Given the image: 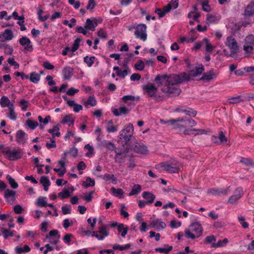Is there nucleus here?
Masks as SVG:
<instances>
[{
  "label": "nucleus",
  "instance_id": "19",
  "mask_svg": "<svg viewBox=\"0 0 254 254\" xmlns=\"http://www.w3.org/2000/svg\"><path fill=\"white\" fill-rule=\"evenodd\" d=\"M73 68L70 66H66L63 70V74L64 79L69 80L72 76Z\"/></svg>",
  "mask_w": 254,
  "mask_h": 254
},
{
  "label": "nucleus",
  "instance_id": "21",
  "mask_svg": "<svg viewBox=\"0 0 254 254\" xmlns=\"http://www.w3.org/2000/svg\"><path fill=\"white\" fill-rule=\"evenodd\" d=\"M116 155L115 156V161L117 162L121 163L124 162L125 158L126 157V154H124L122 152H119L118 150H115Z\"/></svg>",
  "mask_w": 254,
  "mask_h": 254
},
{
  "label": "nucleus",
  "instance_id": "43",
  "mask_svg": "<svg viewBox=\"0 0 254 254\" xmlns=\"http://www.w3.org/2000/svg\"><path fill=\"white\" fill-rule=\"evenodd\" d=\"M59 195L62 199H64L70 196V193L68 189L64 188L63 190L59 193Z\"/></svg>",
  "mask_w": 254,
  "mask_h": 254
},
{
  "label": "nucleus",
  "instance_id": "41",
  "mask_svg": "<svg viewBox=\"0 0 254 254\" xmlns=\"http://www.w3.org/2000/svg\"><path fill=\"white\" fill-rule=\"evenodd\" d=\"M1 231L4 234L3 237L5 239H7L9 236L13 237L14 236L13 231H10L9 229L1 228Z\"/></svg>",
  "mask_w": 254,
  "mask_h": 254
},
{
  "label": "nucleus",
  "instance_id": "15",
  "mask_svg": "<svg viewBox=\"0 0 254 254\" xmlns=\"http://www.w3.org/2000/svg\"><path fill=\"white\" fill-rule=\"evenodd\" d=\"M27 134L22 130H18L16 133V140L19 144H24L26 142Z\"/></svg>",
  "mask_w": 254,
  "mask_h": 254
},
{
  "label": "nucleus",
  "instance_id": "56",
  "mask_svg": "<svg viewBox=\"0 0 254 254\" xmlns=\"http://www.w3.org/2000/svg\"><path fill=\"white\" fill-rule=\"evenodd\" d=\"M183 112L186 113V114L190 117H194L196 114V111L193 110L192 109H189V110H184Z\"/></svg>",
  "mask_w": 254,
  "mask_h": 254
},
{
  "label": "nucleus",
  "instance_id": "27",
  "mask_svg": "<svg viewBox=\"0 0 254 254\" xmlns=\"http://www.w3.org/2000/svg\"><path fill=\"white\" fill-rule=\"evenodd\" d=\"M29 79L31 82L37 83L40 79V74H38L36 72H32Z\"/></svg>",
  "mask_w": 254,
  "mask_h": 254
},
{
  "label": "nucleus",
  "instance_id": "47",
  "mask_svg": "<svg viewBox=\"0 0 254 254\" xmlns=\"http://www.w3.org/2000/svg\"><path fill=\"white\" fill-rule=\"evenodd\" d=\"M26 124L32 130L34 129L39 125L37 122L30 120H28L26 121Z\"/></svg>",
  "mask_w": 254,
  "mask_h": 254
},
{
  "label": "nucleus",
  "instance_id": "51",
  "mask_svg": "<svg viewBox=\"0 0 254 254\" xmlns=\"http://www.w3.org/2000/svg\"><path fill=\"white\" fill-rule=\"evenodd\" d=\"M240 162L244 164L247 166H253L254 165V163L252 160L247 158H242L240 160Z\"/></svg>",
  "mask_w": 254,
  "mask_h": 254
},
{
  "label": "nucleus",
  "instance_id": "26",
  "mask_svg": "<svg viewBox=\"0 0 254 254\" xmlns=\"http://www.w3.org/2000/svg\"><path fill=\"white\" fill-rule=\"evenodd\" d=\"M8 110L9 111V113L7 115V117L12 120H16L17 119V116L14 112L13 103H11V105L8 107Z\"/></svg>",
  "mask_w": 254,
  "mask_h": 254
},
{
  "label": "nucleus",
  "instance_id": "57",
  "mask_svg": "<svg viewBox=\"0 0 254 254\" xmlns=\"http://www.w3.org/2000/svg\"><path fill=\"white\" fill-rule=\"evenodd\" d=\"M70 205H65L62 207V212L64 215L70 214L71 210L70 209Z\"/></svg>",
  "mask_w": 254,
  "mask_h": 254
},
{
  "label": "nucleus",
  "instance_id": "25",
  "mask_svg": "<svg viewBox=\"0 0 254 254\" xmlns=\"http://www.w3.org/2000/svg\"><path fill=\"white\" fill-rule=\"evenodd\" d=\"M107 226L106 225H104L103 224H101L99 226V230L98 231V233H99L100 234L102 235V236H104V237H107L109 236V232L107 231Z\"/></svg>",
  "mask_w": 254,
  "mask_h": 254
},
{
  "label": "nucleus",
  "instance_id": "14",
  "mask_svg": "<svg viewBox=\"0 0 254 254\" xmlns=\"http://www.w3.org/2000/svg\"><path fill=\"white\" fill-rule=\"evenodd\" d=\"M97 26V20L94 18L93 20H91L90 18L86 19L85 23L84 24V28L87 30H90L92 31L95 30V28Z\"/></svg>",
  "mask_w": 254,
  "mask_h": 254
},
{
  "label": "nucleus",
  "instance_id": "34",
  "mask_svg": "<svg viewBox=\"0 0 254 254\" xmlns=\"http://www.w3.org/2000/svg\"><path fill=\"white\" fill-rule=\"evenodd\" d=\"M6 179L8 181L9 184L10 185V187L12 189H15L18 188V184L15 181V180L13 179L9 175H6Z\"/></svg>",
  "mask_w": 254,
  "mask_h": 254
},
{
  "label": "nucleus",
  "instance_id": "28",
  "mask_svg": "<svg viewBox=\"0 0 254 254\" xmlns=\"http://www.w3.org/2000/svg\"><path fill=\"white\" fill-rule=\"evenodd\" d=\"M11 103H10L8 97L4 96H2L0 100V104L3 108L5 107H7L8 108L10 107V105H11Z\"/></svg>",
  "mask_w": 254,
  "mask_h": 254
},
{
  "label": "nucleus",
  "instance_id": "20",
  "mask_svg": "<svg viewBox=\"0 0 254 254\" xmlns=\"http://www.w3.org/2000/svg\"><path fill=\"white\" fill-rule=\"evenodd\" d=\"M101 144L106 147L107 150L108 151H114L115 152L116 150H118L116 148V146L114 143L111 141L105 140L101 142Z\"/></svg>",
  "mask_w": 254,
  "mask_h": 254
},
{
  "label": "nucleus",
  "instance_id": "60",
  "mask_svg": "<svg viewBox=\"0 0 254 254\" xmlns=\"http://www.w3.org/2000/svg\"><path fill=\"white\" fill-rule=\"evenodd\" d=\"M3 49L4 50L5 53H6V54H8L9 55H11L12 54L13 51V48L12 47L10 46L9 45L6 44Z\"/></svg>",
  "mask_w": 254,
  "mask_h": 254
},
{
  "label": "nucleus",
  "instance_id": "54",
  "mask_svg": "<svg viewBox=\"0 0 254 254\" xmlns=\"http://www.w3.org/2000/svg\"><path fill=\"white\" fill-rule=\"evenodd\" d=\"M202 10L205 12H209L211 11L210 5L208 4V1L205 0L202 2Z\"/></svg>",
  "mask_w": 254,
  "mask_h": 254
},
{
  "label": "nucleus",
  "instance_id": "12",
  "mask_svg": "<svg viewBox=\"0 0 254 254\" xmlns=\"http://www.w3.org/2000/svg\"><path fill=\"white\" fill-rule=\"evenodd\" d=\"M19 42L21 45L23 46H25L24 47V50L31 51L33 49L32 45L31 44V41L27 37L25 36H22L19 40Z\"/></svg>",
  "mask_w": 254,
  "mask_h": 254
},
{
  "label": "nucleus",
  "instance_id": "32",
  "mask_svg": "<svg viewBox=\"0 0 254 254\" xmlns=\"http://www.w3.org/2000/svg\"><path fill=\"white\" fill-rule=\"evenodd\" d=\"M245 45L246 46H254V35L250 34L248 35L245 39Z\"/></svg>",
  "mask_w": 254,
  "mask_h": 254
},
{
  "label": "nucleus",
  "instance_id": "24",
  "mask_svg": "<svg viewBox=\"0 0 254 254\" xmlns=\"http://www.w3.org/2000/svg\"><path fill=\"white\" fill-rule=\"evenodd\" d=\"M133 150L135 152L142 154H145L147 151V147L143 145H140L137 144L135 145L133 148Z\"/></svg>",
  "mask_w": 254,
  "mask_h": 254
},
{
  "label": "nucleus",
  "instance_id": "4",
  "mask_svg": "<svg viewBox=\"0 0 254 254\" xmlns=\"http://www.w3.org/2000/svg\"><path fill=\"white\" fill-rule=\"evenodd\" d=\"M143 93L147 95L148 97L153 98L157 101H159V96L156 95L158 88L154 84L148 83L142 87Z\"/></svg>",
  "mask_w": 254,
  "mask_h": 254
},
{
  "label": "nucleus",
  "instance_id": "30",
  "mask_svg": "<svg viewBox=\"0 0 254 254\" xmlns=\"http://www.w3.org/2000/svg\"><path fill=\"white\" fill-rule=\"evenodd\" d=\"M141 190V187L139 185H134L131 189V190L129 193V196L137 194Z\"/></svg>",
  "mask_w": 254,
  "mask_h": 254
},
{
  "label": "nucleus",
  "instance_id": "23",
  "mask_svg": "<svg viewBox=\"0 0 254 254\" xmlns=\"http://www.w3.org/2000/svg\"><path fill=\"white\" fill-rule=\"evenodd\" d=\"M100 177L106 181H111L114 184H116L117 182V179L113 174H105V175Z\"/></svg>",
  "mask_w": 254,
  "mask_h": 254
},
{
  "label": "nucleus",
  "instance_id": "64",
  "mask_svg": "<svg viewBox=\"0 0 254 254\" xmlns=\"http://www.w3.org/2000/svg\"><path fill=\"white\" fill-rule=\"evenodd\" d=\"M73 221L70 220H69L68 219H65L64 220L63 227L65 229H67L69 226L73 225Z\"/></svg>",
  "mask_w": 254,
  "mask_h": 254
},
{
  "label": "nucleus",
  "instance_id": "48",
  "mask_svg": "<svg viewBox=\"0 0 254 254\" xmlns=\"http://www.w3.org/2000/svg\"><path fill=\"white\" fill-rule=\"evenodd\" d=\"M144 62L140 60L135 64L134 67L137 70H142L144 68Z\"/></svg>",
  "mask_w": 254,
  "mask_h": 254
},
{
  "label": "nucleus",
  "instance_id": "3",
  "mask_svg": "<svg viewBox=\"0 0 254 254\" xmlns=\"http://www.w3.org/2000/svg\"><path fill=\"white\" fill-rule=\"evenodd\" d=\"M133 134V126L132 124H128L126 128L122 129L119 135L120 139H124V143L123 144V146L125 145L130 146L129 141L131 137Z\"/></svg>",
  "mask_w": 254,
  "mask_h": 254
},
{
  "label": "nucleus",
  "instance_id": "37",
  "mask_svg": "<svg viewBox=\"0 0 254 254\" xmlns=\"http://www.w3.org/2000/svg\"><path fill=\"white\" fill-rule=\"evenodd\" d=\"M118 130L117 126L113 125V122L110 120L108 122V126L107 127V130L108 132H114Z\"/></svg>",
  "mask_w": 254,
  "mask_h": 254
},
{
  "label": "nucleus",
  "instance_id": "11",
  "mask_svg": "<svg viewBox=\"0 0 254 254\" xmlns=\"http://www.w3.org/2000/svg\"><path fill=\"white\" fill-rule=\"evenodd\" d=\"M231 191L230 187H228L226 189L221 188L211 189L207 190V193L213 195H227Z\"/></svg>",
  "mask_w": 254,
  "mask_h": 254
},
{
  "label": "nucleus",
  "instance_id": "39",
  "mask_svg": "<svg viewBox=\"0 0 254 254\" xmlns=\"http://www.w3.org/2000/svg\"><path fill=\"white\" fill-rule=\"evenodd\" d=\"M135 99V97L132 95H125L122 98L123 101L128 105H131V102L134 101Z\"/></svg>",
  "mask_w": 254,
  "mask_h": 254
},
{
  "label": "nucleus",
  "instance_id": "58",
  "mask_svg": "<svg viewBox=\"0 0 254 254\" xmlns=\"http://www.w3.org/2000/svg\"><path fill=\"white\" fill-rule=\"evenodd\" d=\"M7 62L10 65L14 66L15 68H18L19 67V64L15 62L14 59L12 58H9L7 60Z\"/></svg>",
  "mask_w": 254,
  "mask_h": 254
},
{
  "label": "nucleus",
  "instance_id": "9",
  "mask_svg": "<svg viewBox=\"0 0 254 254\" xmlns=\"http://www.w3.org/2000/svg\"><path fill=\"white\" fill-rule=\"evenodd\" d=\"M161 166L164 168V170L170 173H176L179 171V164L177 162H166L162 163Z\"/></svg>",
  "mask_w": 254,
  "mask_h": 254
},
{
  "label": "nucleus",
  "instance_id": "44",
  "mask_svg": "<svg viewBox=\"0 0 254 254\" xmlns=\"http://www.w3.org/2000/svg\"><path fill=\"white\" fill-rule=\"evenodd\" d=\"M82 41V39L78 38L75 39L74 42L73 44L72 45V48H71V51L72 52H75L79 48V43Z\"/></svg>",
  "mask_w": 254,
  "mask_h": 254
},
{
  "label": "nucleus",
  "instance_id": "55",
  "mask_svg": "<svg viewBox=\"0 0 254 254\" xmlns=\"http://www.w3.org/2000/svg\"><path fill=\"white\" fill-rule=\"evenodd\" d=\"M96 5V3L95 0H89L87 5L86 6V9L87 10L92 11L93 9L95 7Z\"/></svg>",
  "mask_w": 254,
  "mask_h": 254
},
{
  "label": "nucleus",
  "instance_id": "6",
  "mask_svg": "<svg viewBox=\"0 0 254 254\" xmlns=\"http://www.w3.org/2000/svg\"><path fill=\"white\" fill-rule=\"evenodd\" d=\"M146 28L147 27L144 24H137L134 32V35L136 37L140 39L143 41H146L147 39Z\"/></svg>",
  "mask_w": 254,
  "mask_h": 254
},
{
  "label": "nucleus",
  "instance_id": "22",
  "mask_svg": "<svg viewBox=\"0 0 254 254\" xmlns=\"http://www.w3.org/2000/svg\"><path fill=\"white\" fill-rule=\"evenodd\" d=\"M15 194L16 192L14 190L8 189H6L5 190L4 197L7 199L11 197V200L13 201L15 200Z\"/></svg>",
  "mask_w": 254,
  "mask_h": 254
},
{
  "label": "nucleus",
  "instance_id": "50",
  "mask_svg": "<svg viewBox=\"0 0 254 254\" xmlns=\"http://www.w3.org/2000/svg\"><path fill=\"white\" fill-rule=\"evenodd\" d=\"M40 183L43 186H50L51 183L47 177L43 176L40 180Z\"/></svg>",
  "mask_w": 254,
  "mask_h": 254
},
{
  "label": "nucleus",
  "instance_id": "18",
  "mask_svg": "<svg viewBox=\"0 0 254 254\" xmlns=\"http://www.w3.org/2000/svg\"><path fill=\"white\" fill-rule=\"evenodd\" d=\"M142 196L143 198L145 199L146 201L149 204H152L156 198L155 195L152 192L149 191H144L142 193Z\"/></svg>",
  "mask_w": 254,
  "mask_h": 254
},
{
  "label": "nucleus",
  "instance_id": "40",
  "mask_svg": "<svg viewBox=\"0 0 254 254\" xmlns=\"http://www.w3.org/2000/svg\"><path fill=\"white\" fill-rule=\"evenodd\" d=\"M97 104V101L93 96H89L86 101L84 102V105L87 106L90 105L91 106H95Z\"/></svg>",
  "mask_w": 254,
  "mask_h": 254
},
{
  "label": "nucleus",
  "instance_id": "62",
  "mask_svg": "<svg viewBox=\"0 0 254 254\" xmlns=\"http://www.w3.org/2000/svg\"><path fill=\"white\" fill-rule=\"evenodd\" d=\"M93 193V191H90L88 194H87V193L85 194L84 197V200L86 202H91L93 198V196H92Z\"/></svg>",
  "mask_w": 254,
  "mask_h": 254
},
{
  "label": "nucleus",
  "instance_id": "17",
  "mask_svg": "<svg viewBox=\"0 0 254 254\" xmlns=\"http://www.w3.org/2000/svg\"><path fill=\"white\" fill-rule=\"evenodd\" d=\"M217 73L214 72V70L213 69H211L209 71L204 73L200 80L209 81L212 79L215 78L217 77Z\"/></svg>",
  "mask_w": 254,
  "mask_h": 254
},
{
  "label": "nucleus",
  "instance_id": "29",
  "mask_svg": "<svg viewBox=\"0 0 254 254\" xmlns=\"http://www.w3.org/2000/svg\"><path fill=\"white\" fill-rule=\"evenodd\" d=\"M117 230L119 232H122V237H125L127 233L128 227H125V226L123 224L120 223L119 225H118Z\"/></svg>",
  "mask_w": 254,
  "mask_h": 254
},
{
  "label": "nucleus",
  "instance_id": "53",
  "mask_svg": "<svg viewBox=\"0 0 254 254\" xmlns=\"http://www.w3.org/2000/svg\"><path fill=\"white\" fill-rule=\"evenodd\" d=\"M218 139H219V143L222 144L227 141V138L225 136V134L222 131H219Z\"/></svg>",
  "mask_w": 254,
  "mask_h": 254
},
{
  "label": "nucleus",
  "instance_id": "13",
  "mask_svg": "<svg viewBox=\"0 0 254 254\" xmlns=\"http://www.w3.org/2000/svg\"><path fill=\"white\" fill-rule=\"evenodd\" d=\"M13 33L11 29H6L0 34V40L1 41H9L13 39Z\"/></svg>",
  "mask_w": 254,
  "mask_h": 254
},
{
  "label": "nucleus",
  "instance_id": "59",
  "mask_svg": "<svg viewBox=\"0 0 254 254\" xmlns=\"http://www.w3.org/2000/svg\"><path fill=\"white\" fill-rule=\"evenodd\" d=\"M172 8V4L169 3L167 5L165 6L163 8V13L161 14V16H165V15L170 11Z\"/></svg>",
  "mask_w": 254,
  "mask_h": 254
},
{
  "label": "nucleus",
  "instance_id": "61",
  "mask_svg": "<svg viewBox=\"0 0 254 254\" xmlns=\"http://www.w3.org/2000/svg\"><path fill=\"white\" fill-rule=\"evenodd\" d=\"M72 237H73L72 234L69 233L66 234L64 237L63 238V240L65 243L69 245L71 241V238Z\"/></svg>",
  "mask_w": 254,
  "mask_h": 254
},
{
  "label": "nucleus",
  "instance_id": "8",
  "mask_svg": "<svg viewBox=\"0 0 254 254\" xmlns=\"http://www.w3.org/2000/svg\"><path fill=\"white\" fill-rule=\"evenodd\" d=\"M243 194V188L241 187L237 188L235 190L233 194L229 198L228 202L232 204H235L242 197Z\"/></svg>",
  "mask_w": 254,
  "mask_h": 254
},
{
  "label": "nucleus",
  "instance_id": "45",
  "mask_svg": "<svg viewBox=\"0 0 254 254\" xmlns=\"http://www.w3.org/2000/svg\"><path fill=\"white\" fill-rule=\"evenodd\" d=\"M203 41L206 44V52L211 53L213 50L214 47L209 43V41L207 38H205Z\"/></svg>",
  "mask_w": 254,
  "mask_h": 254
},
{
  "label": "nucleus",
  "instance_id": "35",
  "mask_svg": "<svg viewBox=\"0 0 254 254\" xmlns=\"http://www.w3.org/2000/svg\"><path fill=\"white\" fill-rule=\"evenodd\" d=\"M244 101H245V100L242 99L241 96L233 97L228 99V102L230 104H237Z\"/></svg>",
  "mask_w": 254,
  "mask_h": 254
},
{
  "label": "nucleus",
  "instance_id": "42",
  "mask_svg": "<svg viewBox=\"0 0 254 254\" xmlns=\"http://www.w3.org/2000/svg\"><path fill=\"white\" fill-rule=\"evenodd\" d=\"M130 247V244H127L125 246H121L119 245H115L113 246V249L114 250H119L121 251H124L129 248Z\"/></svg>",
  "mask_w": 254,
  "mask_h": 254
},
{
  "label": "nucleus",
  "instance_id": "33",
  "mask_svg": "<svg viewBox=\"0 0 254 254\" xmlns=\"http://www.w3.org/2000/svg\"><path fill=\"white\" fill-rule=\"evenodd\" d=\"M71 115H66L62 120L61 123L63 124H64L68 122H70V124L68 125V126L73 125L74 120V119H71Z\"/></svg>",
  "mask_w": 254,
  "mask_h": 254
},
{
  "label": "nucleus",
  "instance_id": "31",
  "mask_svg": "<svg viewBox=\"0 0 254 254\" xmlns=\"http://www.w3.org/2000/svg\"><path fill=\"white\" fill-rule=\"evenodd\" d=\"M36 204L39 207H46L47 206L48 203L46 201V197L40 196L37 199Z\"/></svg>",
  "mask_w": 254,
  "mask_h": 254
},
{
  "label": "nucleus",
  "instance_id": "49",
  "mask_svg": "<svg viewBox=\"0 0 254 254\" xmlns=\"http://www.w3.org/2000/svg\"><path fill=\"white\" fill-rule=\"evenodd\" d=\"M217 20L216 17L212 14H207L206 22L208 24L215 22Z\"/></svg>",
  "mask_w": 254,
  "mask_h": 254
},
{
  "label": "nucleus",
  "instance_id": "5",
  "mask_svg": "<svg viewBox=\"0 0 254 254\" xmlns=\"http://www.w3.org/2000/svg\"><path fill=\"white\" fill-rule=\"evenodd\" d=\"M225 44L231 50L229 56L231 57H234L239 50V47L235 39L232 36H229L227 38Z\"/></svg>",
  "mask_w": 254,
  "mask_h": 254
},
{
  "label": "nucleus",
  "instance_id": "7",
  "mask_svg": "<svg viewBox=\"0 0 254 254\" xmlns=\"http://www.w3.org/2000/svg\"><path fill=\"white\" fill-rule=\"evenodd\" d=\"M2 152L5 153L7 155V158L11 161L17 160L20 159L22 156V154L20 151L15 149L11 151L8 147L4 148Z\"/></svg>",
  "mask_w": 254,
  "mask_h": 254
},
{
  "label": "nucleus",
  "instance_id": "38",
  "mask_svg": "<svg viewBox=\"0 0 254 254\" xmlns=\"http://www.w3.org/2000/svg\"><path fill=\"white\" fill-rule=\"evenodd\" d=\"M95 181L94 180L92 179L90 177H87L86 181L83 182L82 183V186L85 188H87L91 186H94L95 185Z\"/></svg>",
  "mask_w": 254,
  "mask_h": 254
},
{
  "label": "nucleus",
  "instance_id": "36",
  "mask_svg": "<svg viewBox=\"0 0 254 254\" xmlns=\"http://www.w3.org/2000/svg\"><path fill=\"white\" fill-rule=\"evenodd\" d=\"M30 250L31 249L30 247L27 245H25L23 248L17 247L15 249V252L17 254H21V253H22L29 252L30 251Z\"/></svg>",
  "mask_w": 254,
  "mask_h": 254
},
{
  "label": "nucleus",
  "instance_id": "63",
  "mask_svg": "<svg viewBox=\"0 0 254 254\" xmlns=\"http://www.w3.org/2000/svg\"><path fill=\"white\" fill-rule=\"evenodd\" d=\"M20 104L21 106L22 110L26 111L28 107V101L25 99H22L20 102Z\"/></svg>",
  "mask_w": 254,
  "mask_h": 254
},
{
  "label": "nucleus",
  "instance_id": "16",
  "mask_svg": "<svg viewBox=\"0 0 254 254\" xmlns=\"http://www.w3.org/2000/svg\"><path fill=\"white\" fill-rule=\"evenodd\" d=\"M254 14V0L252 1L245 8L244 15L250 17Z\"/></svg>",
  "mask_w": 254,
  "mask_h": 254
},
{
  "label": "nucleus",
  "instance_id": "10",
  "mask_svg": "<svg viewBox=\"0 0 254 254\" xmlns=\"http://www.w3.org/2000/svg\"><path fill=\"white\" fill-rule=\"evenodd\" d=\"M200 67L195 66V69L190 70L189 71V73H187L185 72H182L181 73H185L187 76H188L189 80H184V82L189 81L190 80V77H195L198 75H200L202 73L203 71L204 70V67L202 64H201Z\"/></svg>",
  "mask_w": 254,
  "mask_h": 254
},
{
  "label": "nucleus",
  "instance_id": "1",
  "mask_svg": "<svg viewBox=\"0 0 254 254\" xmlns=\"http://www.w3.org/2000/svg\"><path fill=\"white\" fill-rule=\"evenodd\" d=\"M189 79L188 76L185 73H179L178 74H171L169 75L159 74L156 76L154 81L156 82L158 86H162L163 82L165 81L161 91L164 93L171 95L172 96H178L181 92L178 85L184 82V80Z\"/></svg>",
  "mask_w": 254,
  "mask_h": 254
},
{
  "label": "nucleus",
  "instance_id": "2",
  "mask_svg": "<svg viewBox=\"0 0 254 254\" xmlns=\"http://www.w3.org/2000/svg\"><path fill=\"white\" fill-rule=\"evenodd\" d=\"M190 229H186L185 230V236L188 239H194L199 237L202 233V228L198 222L192 223L190 226Z\"/></svg>",
  "mask_w": 254,
  "mask_h": 254
},
{
  "label": "nucleus",
  "instance_id": "52",
  "mask_svg": "<svg viewBox=\"0 0 254 254\" xmlns=\"http://www.w3.org/2000/svg\"><path fill=\"white\" fill-rule=\"evenodd\" d=\"M113 194H114L116 196H119V195H123L124 194V191L121 189H115L114 187H112L111 189Z\"/></svg>",
  "mask_w": 254,
  "mask_h": 254
},
{
  "label": "nucleus",
  "instance_id": "46",
  "mask_svg": "<svg viewBox=\"0 0 254 254\" xmlns=\"http://www.w3.org/2000/svg\"><path fill=\"white\" fill-rule=\"evenodd\" d=\"M95 59V57L94 56L88 57V56H86L84 58V62L87 64V65L89 67H91L94 63V60Z\"/></svg>",
  "mask_w": 254,
  "mask_h": 254
}]
</instances>
